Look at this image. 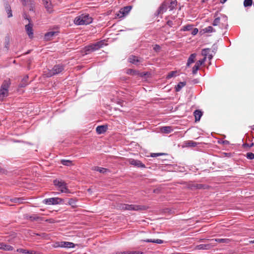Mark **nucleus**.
Returning a JSON list of instances; mask_svg holds the SVG:
<instances>
[{
    "label": "nucleus",
    "mask_w": 254,
    "mask_h": 254,
    "mask_svg": "<svg viewBox=\"0 0 254 254\" xmlns=\"http://www.w3.org/2000/svg\"><path fill=\"white\" fill-rule=\"evenodd\" d=\"M163 153H153L151 154V156L153 157H155L161 155Z\"/></svg>",
    "instance_id": "8fccbe9b"
},
{
    "label": "nucleus",
    "mask_w": 254,
    "mask_h": 254,
    "mask_svg": "<svg viewBox=\"0 0 254 254\" xmlns=\"http://www.w3.org/2000/svg\"><path fill=\"white\" fill-rule=\"evenodd\" d=\"M253 145H254L253 143H251L250 145L248 143H245L243 144V146L244 147H251L253 146Z\"/></svg>",
    "instance_id": "3c124183"
},
{
    "label": "nucleus",
    "mask_w": 254,
    "mask_h": 254,
    "mask_svg": "<svg viewBox=\"0 0 254 254\" xmlns=\"http://www.w3.org/2000/svg\"><path fill=\"white\" fill-rule=\"evenodd\" d=\"M132 71V72H134V71H133L132 70H130V73H131Z\"/></svg>",
    "instance_id": "0e129e2a"
},
{
    "label": "nucleus",
    "mask_w": 254,
    "mask_h": 254,
    "mask_svg": "<svg viewBox=\"0 0 254 254\" xmlns=\"http://www.w3.org/2000/svg\"><path fill=\"white\" fill-rule=\"evenodd\" d=\"M77 201V199L76 198H70L68 200L67 203H65L64 202V204H68L70 205L72 208H76L77 205H76V202Z\"/></svg>",
    "instance_id": "dca6fc26"
},
{
    "label": "nucleus",
    "mask_w": 254,
    "mask_h": 254,
    "mask_svg": "<svg viewBox=\"0 0 254 254\" xmlns=\"http://www.w3.org/2000/svg\"><path fill=\"white\" fill-rule=\"evenodd\" d=\"M251 243H254V240L253 241H250Z\"/></svg>",
    "instance_id": "680f3d73"
},
{
    "label": "nucleus",
    "mask_w": 254,
    "mask_h": 254,
    "mask_svg": "<svg viewBox=\"0 0 254 254\" xmlns=\"http://www.w3.org/2000/svg\"><path fill=\"white\" fill-rule=\"evenodd\" d=\"M193 114L195 117V122L199 121L202 115V112L199 110H195Z\"/></svg>",
    "instance_id": "aec40b11"
},
{
    "label": "nucleus",
    "mask_w": 254,
    "mask_h": 254,
    "mask_svg": "<svg viewBox=\"0 0 254 254\" xmlns=\"http://www.w3.org/2000/svg\"><path fill=\"white\" fill-rule=\"evenodd\" d=\"M131 8V6H127L121 8L119 12L116 14V16L119 18H122L126 16L130 12Z\"/></svg>",
    "instance_id": "6e6552de"
},
{
    "label": "nucleus",
    "mask_w": 254,
    "mask_h": 254,
    "mask_svg": "<svg viewBox=\"0 0 254 254\" xmlns=\"http://www.w3.org/2000/svg\"><path fill=\"white\" fill-rule=\"evenodd\" d=\"M23 17L25 19H26L27 20H28L29 21V23H30L31 21H30V19L29 18V17H28V16L27 15V14L25 13H23Z\"/></svg>",
    "instance_id": "c03bdc74"
},
{
    "label": "nucleus",
    "mask_w": 254,
    "mask_h": 254,
    "mask_svg": "<svg viewBox=\"0 0 254 254\" xmlns=\"http://www.w3.org/2000/svg\"><path fill=\"white\" fill-rule=\"evenodd\" d=\"M107 129V126H99L96 127V132L98 134H102L106 131Z\"/></svg>",
    "instance_id": "2eb2a0df"
},
{
    "label": "nucleus",
    "mask_w": 254,
    "mask_h": 254,
    "mask_svg": "<svg viewBox=\"0 0 254 254\" xmlns=\"http://www.w3.org/2000/svg\"><path fill=\"white\" fill-rule=\"evenodd\" d=\"M220 20L221 18H220V17L215 18L213 22L212 25L213 26L219 25V26L220 27Z\"/></svg>",
    "instance_id": "72a5a7b5"
},
{
    "label": "nucleus",
    "mask_w": 254,
    "mask_h": 254,
    "mask_svg": "<svg viewBox=\"0 0 254 254\" xmlns=\"http://www.w3.org/2000/svg\"><path fill=\"white\" fill-rule=\"evenodd\" d=\"M198 33V29L197 28H194L191 32V34L193 35H196Z\"/></svg>",
    "instance_id": "49530a36"
},
{
    "label": "nucleus",
    "mask_w": 254,
    "mask_h": 254,
    "mask_svg": "<svg viewBox=\"0 0 254 254\" xmlns=\"http://www.w3.org/2000/svg\"><path fill=\"white\" fill-rule=\"evenodd\" d=\"M104 45V42L103 41H100L97 42H96L94 44H92L87 46H86L84 48V51L86 54H89L92 52H93L100 48L103 47Z\"/></svg>",
    "instance_id": "20e7f679"
},
{
    "label": "nucleus",
    "mask_w": 254,
    "mask_h": 254,
    "mask_svg": "<svg viewBox=\"0 0 254 254\" xmlns=\"http://www.w3.org/2000/svg\"><path fill=\"white\" fill-rule=\"evenodd\" d=\"M194 188H196L197 189H201L202 188H204V186L201 184H194L193 186Z\"/></svg>",
    "instance_id": "79ce46f5"
},
{
    "label": "nucleus",
    "mask_w": 254,
    "mask_h": 254,
    "mask_svg": "<svg viewBox=\"0 0 254 254\" xmlns=\"http://www.w3.org/2000/svg\"><path fill=\"white\" fill-rule=\"evenodd\" d=\"M206 57H204V58L203 59L200 60H201V61H202L203 64H204L205 63V62L206 61Z\"/></svg>",
    "instance_id": "4d7b16f0"
},
{
    "label": "nucleus",
    "mask_w": 254,
    "mask_h": 254,
    "mask_svg": "<svg viewBox=\"0 0 254 254\" xmlns=\"http://www.w3.org/2000/svg\"><path fill=\"white\" fill-rule=\"evenodd\" d=\"M128 61L130 63L133 64H137V63L139 62L137 57L134 56H130L128 58Z\"/></svg>",
    "instance_id": "bb28decb"
},
{
    "label": "nucleus",
    "mask_w": 254,
    "mask_h": 254,
    "mask_svg": "<svg viewBox=\"0 0 254 254\" xmlns=\"http://www.w3.org/2000/svg\"><path fill=\"white\" fill-rule=\"evenodd\" d=\"M117 254H143V253L139 251H127L119 252Z\"/></svg>",
    "instance_id": "7c9ffc66"
},
{
    "label": "nucleus",
    "mask_w": 254,
    "mask_h": 254,
    "mask_svg": "<svg viewBox=\"0 0 254 254\" xmlns=\"http://www.w3.org/2000/svg\"><path fill=\"white\" fill-rule=\"evenodd\" d=\"M211 241H214L219 243H227L230 240L228 239H212Z\"/></svg>",
    "instance_id": "c756f323"
},
{
    "label": "nucleus",
    "mask_w": 254,
    "mask_h": 254,
    "mask_svg": "<svg viewBox=\"0 0 254 254\" xmlns=\"http://www.w3.org/2000/svg\"><path fill=\"white\" fill-rule=\"evenodd\" d=\"M56 34L57 32L55 31L48 32L45 35V39L46 40H50Z\"/></svg>",
    "instance_id": "b1692460"
},
{
    "label": "nucleus",
    "mask_w": 254,
    "mask_h": 254,
    "mask_svg": "<svg viewBox=\"0 0 254 254\" xmlns=\"http://www.w3.org/2000/svg\"><path fill=\"white\" fill-rule=\"evenodd\" d=\"M64 69V66L63 64H56L54 66L51 70H49L47 73L48 77H51L56 74L61 73Z\"/></svg>",
    "instance_id": "423d86ee"
},
{
    "label": "nucleus",
    "mask_w": 254,
    "mask_h": 254,
    "mask_svg": "<svg viewBox=\"0 0 254 254\" xmlns=\"http://www.w3.org/2000/svg\"><path fill=\"white\" fill-rule=\"evenodd\" d=\"M227 0H220V2L221 3H224L225 2L227 1Z\"/></svg>",
    "instance_id": "13d9d810"
},
{
    "label": "nucleus",
    "mask_w": 254,
    "mask_h": 254,
    "mask_svg": "<svg viewBox=\"0 0 254 254\" xmlns=\"http://www.w3.org/2000/svg\"><path fill=\"white\" fill-rule=\"evenodd\" d=\"M61 163L63 165L69 166L72 164V162L68 160H62Z\"/></svg>",
    "instance_id": "f704fd0d"
},
{
    "label": "nucleus",
    "mask_w": 254,
    "mask_h": 254,
    "mask_svg": "<svg viewBox=\"0 0 254 254\" xmlns=\"http://www.w3.org/2000/svg\"><path fill=\"white\" fill-rule=\"evenodd\" d=\"M186 85V82H180L175 87L176 91L178 92L180 91L182 88Z\"/></svg>",
    "instance_id": "cd10ccee"
},
{
    "label": "nucleus",
    "mask_w": 254,
    "mask_h": 254,
    "mask_svg": "<svg viewBox=\"0 0 254 254\" xmlns=\"http://www.w3.org/2000/svg\"><path fill=\"white\" fill-rule=\"evenodd\" d=\"M246 157L248 159L253 160L254 159V154L252 152H248L246 154Z\"/></svg>",
    "instance_id": "58836bf2"
},
{
    "label": "nucleus",
    "mask_w": 254,
    "mask_h": 254,
    "mask_svg": "<svg viewBox=\"0 0 254 254\" xmlns=\"http://www.w3.org/2000/svg\"><path fill=\"white\" fill-rule=\"evenodd\" d=\"M253 0H244V5L245 7L250 6L252 5Z\"/></svg>",
    "instance_id": "e433bc0d"
},
{
    "label": "nucleus",
    "mask_w": 254,
    "mask_h": 254,
    "mask_svg": "<svg viewBox=\"0 0 254 254\" xmlns=\"http://www.w3.org/2000/svg\"><path fill=\"white\" fill-rule=\"evenodd\" d=\"M92 22V18L88 14H81L74 19V22L76 25H82L90 24Z\"/></svg>",
    "instance_id": "f257e3e1"
},
{
    "label": "nucleus",
    "mask_w": 254,
    "mask_h": 254,
    "mask_svg": "<svg viewBox=\"0 0 254 254\" xmlns=\"http://www.w3.org/2000/svg\"><path fill=\"white\" fill-rule=\"evenodd\" d=\"M192 28V25H187L183 27V28L181 29L182 31H190Z\"/></svg>",
    "instance_id": "c9c22d12"
},
{
    "label": "nucleus",
    "mask_w": 254,
    "mask_h": 254,
    "mask_svg": "<svg viewBox=\"0 0 254 254\" xmlns=\"http://www.w3.org/2000/svg\"><path fill=\"white\" fill-rule=\"evenodd\" d=\"M10 82L9 80H4L1 86L0 89V98L2 99L7 96Z\"/></svg>",
    "instance_id": "39448f33"
},
{
    "label": "nucleus",
    "mask_w": 254,
    "mask_h": 254,
    "mask_svg": "<svg viewBox=\"0 0 254 254\" xmlns=\"http://www.w3.org/2000/svg\"><path fill=\"white\" fill-rule=\"evenodd\" d=\"M209 49H204L202 51L201 54L204 57H206L208 54Z\"/></svg>",
    "instance_id": "a19ab883"
},
{
    "label": "nucleus",
    "mask_w": 254,
    "mask_h": 254,
    "mask_svg": "<svg viewBox=\"0 0 254 254\" xmlns=\"http://www.w3.org/2000/svg\"><path fill=\"white\" fill-rule=\"evenodd\" d=\"M212 56L211 55H208V58H209V59H212Z\"/></svg>",
    "instance_id": "bf43d9fd"
},
{
    "label": "nucleus",
    "mask_w": 254,
    "mask_h": 254,
    "mask_svg": "<svg viewBox=\"0 0 254 254\" xmlns=\"http://www.w3.org/2000/svg\"><path fill=\"white\" fill-rule=\"evenodd\" d=\"M196 54L195 53L192 54L190 55L187 63V65L188 66H189L191 64L194 62V60L196 57Z\"/></svg>",
    "instance_id": "a211bd4d"
},
{
    "label": "nucleus",
    "mask_w": 254,
    "mask_h": 254,
    "mask_svg": "<svg viewBox=\"0 0 254 254\" xmlns=\"http://www.w3.org/2000/svg\"><path fill=\"white\" fill-rule=\"evenodd\" d=\"M205 1V0H202V2H204Z\"/></svg>",
    "instance_id": "e2e57ef3"
},
{
    "label": "nucleus",
    "mask_w": 254,
    "mask_h": 254,
    "mask_svg": "<svg viewBox=\"0 0 254 254\" xmlns=\"http://www.w3.org/2000/svg\"><path fill=\"white\" fill-rule=\"evenodd\" d=\"M167 4L165 2L163 3L158 9V14L163 13L167 10Z\"/></svg>",
    "instance_id": "4468645a"
},
{
    "label": "nucleus",
    "mask_w": 254,
    "mask_h": 254,
    "mask_svg": "<svg viewBox=\"0 0 254 254\" xmlns=\"http://www.w3.org/2000/svg\"><path fill=\"white\" fill-rule=\"evenodd\" d=\"M0 249L5 251H12L13 250V248L12 246L3 243H0Z\"/></svg>",
    "instance_id": "f3484780"
},
{
    "label": "nucleus",
    "mask_w": 254,
    "mask_h": 254,
    "mask_svg": "<svg viewBox=\"0 0 254 254\" xmlns=\"http://www.w3.org/2000/svg\"><path fill=\"white\" fill-rule=\"evenodd\" d=\"M21 2L22 4L24 6L26 5L27 3V0H21Z\"/></svg>",
    "instance_id": "864d4df0"
},
{
    "label": "nucleus",
    "mask_w": 254,
    "mask_h": 254,
    "mask_svg": "<svg viewBox=\"0 0 254 254\" xmlns=\"http://www.w3.org/2000/svg\"><path fill=\"white\" fill-rule=\"evenodd\" d=\"M54 185L62 193H71L70 190L67 188V184L63 180H55L54 181Z\"/></svg>",
    "instance_id": "7ed1b4c3"
},
{
    "label": "nucleus",
    "mask_w": 254,
    "mask_h": 254,
    "mask_svg": "<svg viewBox=\"0 0 254 254\" xmlns=\"http://www.w3.org/2000/svg\"><path fill=\"white\" fill-rule=\"evenodd\" d=\"M176 73H177V72L175 71H171L168 73L166 78L167 79H170V78L175 76L176 75Z\"/></svg>",
    "instance_id": "4c0bfd02"
},
{
    "label": "nucleus",
    "mask_w": 254,
    "mask_h": 254,
    "mask_svg": "<svg viewBox=\"0 0 254 254\" xmlns=\"http://www.w3.org/2000/svg\"><path fill=\"white\" fill-rule=\"evenodd\" d=\"M119 209L122 210L129 211H140L146 209V207L143 205H138L134 204H128L124 203H120L118 205Z\"/></svg>",
    "instance_id": "f03ea898"
},
{
    "label": "nucleus",
    "mask_w": 254,
    "mask_h": 254,
    "mask_svg": "<svg viewBox=\"0 0 254 254\" xmlns=\"http://www.w3.org/2000/svg\"><path fill=\"white\" fill-rule=\"evenodd\" d=\"M43 4L48 12L51 13L53 11V6L51 0L47 2L43 3Z\"/></svg>",
    "instance_id": "ddd939ff"
},
{
    "label": "nucleus",
    "mask_w": 254,
    "mask_h": 254,
    "mask_svg": "<svg viewBox=\"0 0 254 254\" xmlns=\"http://www.w3.org/2000/svg\"><path fill=\"white\" fill-rule=\"evenodd\" d=\"M128 162L131 165L138 168H145V164H143L140 161L138 160L130 158L128 159Z\"/></svg>",
    "instance_id": "1a4fd4ad"
},
{
    "label": "nucleus",
    "mask_w": 254,
    "mask_h": 254,
    "mask_svg": "<svg viewBox=\"0 0 254 254\" xmlns=\"http://www.w3.org/2000/svg\"><path fill=\"white\" fill-rule=\"evenodd\" d=\"M28 75L25 76L22 79L21 83H20V87H23L26 86L28 84Z\"/></svg>",
    "instance_id": "393cba45"
},
{
    "label": "nucleus",
    "mask_w": 254,
    "mask_h": 254,
    "mask_svg": "<svg viewBox=\"0 0 254 254\" xmlns=\"http://www.w3.org/2000/svg\"><path fill=\"white\" fill-rule=\"evenodd\" d=\"M177 0H171L169 5H168V8L170 10H172L175 8L177 6Z\"/></svg>",
    "instance_id": "a878e982"
},
{
    "label": "nucleus",
    "mask_w": 254,
    "mask_h": 254,
    "mask_svg": "<svg viewBox=\"0 0 254 254\" xmlns=\"http://www.w3.org/2000/svg\"><path fill=\"white\" fill-rule=\"evenodd\" d=\"M198 143H197L192 140H188L184 143V145L186 147H195Z\"/></svg>",
    "instance_id": "6ab92c4d"
},
{
    "label": "nucleus",
    "mask_w": 254,
    "mask_h": 254,
    "mask_svg": "<svg viewBox=\"0 0 254 254\" xmlns=\"http://www.w3.org/2000/svg\"><path fill=\"white\" fill-rule=\"evenodd\" d=\"M29 218H30V220H36L39 219V217H37L36 216H30Z\"/></svg>",
    "instance_id": "09e8293b"
},
{
    "label": "nucleus",
    "mask_w": 254,
    "mask_h": 254,
    "mask_svg": "<svg viewBox=\"0 0 254 254\" xmlns=\"http://www.w3.org/2000/svg\"><path fill=\"white\" fill-rule=\"evenodd\" d=\"M57 247L61 248H74L75 246L74 244L69 242H60L57 243Z\"/></svg>",
    "instance_id": "9d476101"
},
{
    "label": "nucleus",
    "mask_w": 254,
    "mask_h": 254,
    "mask_svg": "<svg viewBox=\"0 0 254 254\" xmlns=\"http://www.w3.org/2000/svg\"><path fill=\"white\" fill-rule=\"evenodd\" d=\"M5 9L7 13V16L8 18L12 16V11L11 9L10 6L9 4L6 3L5 5Z\"/></svg>",
    "instance_id": "5701e85b"
},
{
    "label": "nucleus",
    "mask_w": 254,
    "mask_h": 254,
    "mask_svg": "<svg viewBox=\"0 0 254 254\" xmlns=\"http://www.w3.org/2000/svg\"><path fill=\"white\" fill-rule=\"evenodd\" d=\"M253 129H254V126H253V127L252 128Z\"/></svg>",
    "instance_id": "69168bd1"
},
{
    "label": "nucleus",
    "mask_w": 254,
    "mask_h": 254,
    "mask_svg": "<svg viewBox=\"0 0 254 254\" xmlns=\"http://www.w3.org/2000/svg\"><path fill=\"white\" fill-rule=\"evenodd\" d=\"M167 24L170 26V27H172V25H173V21H171V20H169L167 22Z\"/></svg>",
    "instance_id": "5fc2aeb1"
},
{
    "label": "nucleus",
    "mask_w": 254,
    "mask_h": 254,
    "mask_svg": "<svg viewBox=\"0 0 254 254\" xmlns=\"http://www.w3.org/2000/svg\"><path fill=\"white\" fill-rule=\"evenodd\" d=\"M203 63L202 62V61H201V60H198L195 64L200 67L202 64H203Z\"/></svg>",
    "instance_id": "de8ad7c7"
},
{
    "label": "nucleus",
    "mask_w": 254,
    "mask_h": 254,
    "mask_svg": "<svg viewBox=\"0 0 254 254\" xmlns=\"http://www.w3.org/2000/svg\"><path fill=\"white\" fill-rule=\"evenodd\" d=\"M55 193H59L58 192H54Z\"/></svg>",
    "instance_id": "338daca9"
},
{
    "label": "nucleus",
    "mask_w": 254,
    "mask_h": 254,
    "mask_svg": "<svg viewBox=\"0 0 254 254\" xmlns=\"http://www.w3.org/2000/svg\"><path fill=\"white\" fill-rule=\"evenodd\" d=\"M43 203L47 205L64 204V199L59 197H52L44 199Z\"/></svg>",
    "instance_id": "0eeeda50"
},
{
    "label": "nucleus",
    "mask_w": 254,
    "mask_h": 254,
    "mask_svg": "<svg viewBox=\"0 0 254 254\" xmlns=\"http://www.w3.org/2000/svg\"><path fill=\"white\" fill-rule=\"evenodd\" d=\"M30 10H32L33 11V8L32 7H31L30 8Z\"/></svg>",
    "instance_id": "052dcab7"
},
{
    "label": "nucleus",
    "mask_w": 254,
    "mask_h": 254,
    "mask_svg": "<svg viewBox=\"0 0 254 254\" xmlns=\"http://www.w3.org/2000/svg\"><path fill=\"white\" fill-rule=\"evenodd\" d=\"M172 130V129L171 127L169 126H166L163 127L161 128V131L163 132L166 133H169L171 132Z\"/></svg>",
    "instance_id": "2f4dec72"
},
{
    "label": "nucleus",
    "mask_w": 254,
    "mask_h": 254,
    "mask_svg": "<svg viewBox=\"0 0 254 254\" xmlns=\"http://www.w3.org/2000/svg\"><path fill=\"white\" fill-rule=\"evenodd\" d=\"M16 251L18 253H22V254H27V250L23 249H18L16 250Z\"/></svg>",
    "instance_id": "37998d69"
},
{
    "label": "nucleus",
    "mask_w": 254,
    "mask_h": 254,
    "mask_svg": "<svg viewBox=\"0 0 254 254\" xmlns=\"http://www.w3.org/2000/svg\"><path fill=\"white\" fill-rule=\"evenodd\" d=\"M26 254H36V252L34 251H28L27 250Z\"/></svg>",
    "instance_id": "603ef678"
},
{
    "label": "nucleus",
    "mask_w": 254,
    "mask_h": 254,
    "mask_svg": "<svg viewBox=\"0 0 254 254\" xmlns=\"http://www.w3.org/2000/svg\"><path fill=\"white\" fill-rule=\"evenodd\" d=\"M155 51L158 50L160 49V46L158 45H156L154 48Z\"/></svg>",
    "instance_id": "6e6d98bb"
},
{
    "label": "nucleus",
    "mask_w": 254,
    "mask_h": 254,
    "mask_svg": "<svg viewBox=\"0 0 254 254\" xmlns=\"http://www.w3.org/2000/svg\"><path fill=\"white\" fill-rule=\"evenodd\" d=\"M12 201H13L14 202L21 203V198H14L12 200Z\"/></svg>",
    "instance_id": "a18cd8bd"
},
{
    "label": "nucleus",
    "mask_w": 254,
    "mask_h": 254,
    "mask_svg": "<svg viewBox=\"0 0 254 254\" xmlns=\"http://www.w3.org/2000/svg\"><path fill=\"white\" fill-rule=\"evenodd\" d=\"M212 247L210 244H200L196 246L198 250H208Z\"/></svg>",
    "instance_id": "412c9836"
},
{
    "label": "nucleus",
    "mask_w": 254,
    "mask_h": 254,
    "mask_svg": "<svg viewBox=\"0 0 254 254\" xmlns=\"http://www.w3.org/2000/svg\"><path fill=\"white\" fill-rule=\"evenodd\" d=\"M141 241L147 243H154L159 244H162L163 243V241L160 239H146L144 240H141Z\"/></svg>",
    "instance_id": "4be33fe9"
},
{
    "label": "nucleus",
    "mask_w": 254,
    "mask_h": 254,
    "mask_svg": "<svg viewBox=\"0 0 254 254\" xmlns=\"http://www.w3.org/2000/svg\"><path fill=\"white\" fill-rule=\"evenodd\" d=\"M221 18L220 20V28L221 29L223 28H227V27L228 26L227 24V20L228 18L225 15H221L220 17Z\"/></svg>",
    "instance_id": "f8f14e48"
},
{
    "label": "nucleus",
    "mask_w": 254,
    "mask_h": 254,
    "mask_svg": "<svg viewBox=\"0 0 254 254\" xmlns=\"http://www.w3.org/2000/svg\"><path fill=\"white\" fill-rule=\"evenodd\" d=\"M204 33H211L215 32V30L212 26H208L203 29Z\"/></svg>",
    "instance_id": "473e14b6"
},
{
    "label": "nucleus",
    "mask_w": 254,
    "mask_h": 254,
    "mask_svg": "<svg viewBox=\"0 0 254 254\" xmlns=\"http://www.w3.org/2000/svg\"><path fill=\"white\" fill-rule=\"evenodd\" d=\"M93 170L94 171H98L101 173H105L108 171V169H107L106 168L97 167V166L94 167L93 168Z\"/></svg>",
    "instance_id": "c85d7f7f"
},
{
    "label": "nucleus",
    "mask_w": 254,
    "mask_h": 254,
    "mask_svg": "<svg viewBox=\"0 0 254 254\" xmlns=\"http://www.w3.org/2000/svg\"><path fill=\"white\" fill-rule=\"evenodd\" d=\"M25 30L29 37L31 39L33 37V24L30 22L25 25Z\"/></svg>",
    "instance_id": "9b49d317"
},
{
    "label": "nucleus",
    "mask_w": 254,
    "mask_h": 254,
    "mask_svg": "<svg viewBox=\"0 0 254 254\" xmlns=\"http://www.w3.org/2000/svg\"><path fill=\"white\" fill-rule=\"evenodd\" d=\"M199 69V67L197 66L196 64L192 67V74H195L197 73V70Z\"/></svg>",
    "instance_id": "ea45409f"
}]
</instances>
